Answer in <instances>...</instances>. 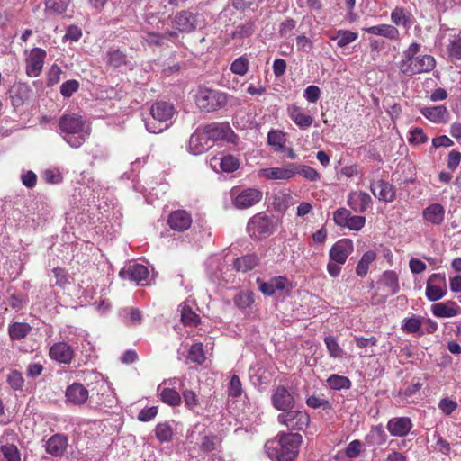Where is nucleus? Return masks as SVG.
Instances as JSON below:
<instances>
[{
  "instance_id": "nucleus-1",
  "label": "nucleus",
  "mask_w": 461,
  "mask_h": 461,
  "mask_svg": "<svg viewBox=\"0 0 461 461\" xmlns=\"http://www.w3.org/2000/svg\"><path fill=\"white\" fill-rule=\"evenodd\" d=\"M302 442L303 437L299 433L280 432L275 438L267 441L266 453L274 461H294Z\"/></svg>"
},
{
  "instance_id": "nucleus-52",
  "label": "nucleus",
  "mask_w": 461,
  "mask_h": 461,
  "mask_svg": "<svg viewBox=\"0 0 461 461\" xmlns=\"http://www.w3.org/2000/svg\"><path fill=\"white\" fill-rule=\"evenodd\" d=\"M9 386L14 391H21L24 385V379L22 373L18 370H12L6 377Z\"/></svg>"
},
{
  "instance_id": "nucleus-62",
  "label": "nucleus",
  "mask_w": 461,
  "mask_h": 461,
  "mask_svg": "<svg viewBox=\"0 0 461 461\" xmlns=\"http://www.w3.org/2000/svg\"><path fill=\"white\" fill-rule=\"evenodd\" d=\"M362 451V442L358 439L351 441L345 448V455L348 458H357Z\"/></svg>"
},
{
  "instance_id": "nucleus-25",
  "label": "nucleus",
  "mask_w": 461,
  "mask_h": 461,
  "mask_svg": "<svg viewBox=\"0 0 461 461\" xmlns=\"http://www.w3.org/2000/svg\"><path fill=\"white\" fill-rule=\"evenodd\" d=\"M391 22L395 27H402L408 32L413 22L414 18L412 14L402 6H396L390 14Z\"/></svg>"
},
{
  "instance_id": "nucleus-12",
  "label": "nucleus",
  "mask_w": 461,
  "mask_h": 461,
  "mask_svg": "<svg viewBox=\"0 0 461 461\" xmlns=\"http://www.w3.org/2000/svg\"><path fill=\"white\" fill-rule=\"evenodd\" d=\"M273 407L278 411H286L295 405L294 394L284 385H278L271 396Z\"/></svg>"
},
{
  "instance_id": "nucleus-16",
  "label": "nucleus",
  "mask_w": 461,
  "mask_h": 461,
  "mask_svg": "<svg viewBox=\"0 0 461 461\" xmlns=\"http://www.w3.org/2000/svg\"><path fill=\"white\" fill-rule=\"evenodd\" d=\"M86 122L77 113H64L59 121V127L62 132L67 134L80 133L85 127Z\"/></svg>"
},
{
  "instance_id": "nucleus-40",
  "label": "nucleus",
  "mask_w": 461,
  "mask_h": 461,
  "mask_svg": "<svg viewBox=\"0 0 461 461\" xmlns=\"http://www.w3.org/2000/svg\"><path fill=\"white\" fill-rule=\"evenodd\" d=\"M181 321L185 326L196 327L201 322V318L192 308L186 304H181Z\"/></svg>"
},
{
  "instance_id": "nucleus-10",
  "label": "nucleus",
  "mask_w": 461,
  "mask_h": 461,
  "mask_svg": "<svg viewBox=\"0 0 461 461\" xmlns=\"http://www.w3.org/2000/svg\"><path fill=\"white\" fill-rule=\"evenodd\" d=\"M26 75L30 77H37L41 75L44 61L47 56L46 51L41 48H32L25 51Z\"/></svg>"
},
{
  "instance_id": "nucleus-8",
  "label": "nucleus",
  "mask_w": 461,
  "mask_h": 461,
  "mask_svg": "<svg viewBox=\"0 0 461 461\" xmlns=\"http://www.w3.org/2000/svg\"><path fill=\"white\" fill-rule=\"evenodd\" d=\"M212 144L215 141L234 142L237 135L227 122H211L201 127Z\"/></svg>"
},
{
  "instance_id": "nucleus-27",
  "label": "nucleus",
  "mask_w": 461,
  "mask_h": 461,
  "mask_svg": "<svg viewBox=\"0 0 461 461\" xmlns=\"http://www.w3.org/2000/svg\"><path fill=\"white\" fill-rule=\"evenodd\" d=\"M420 112L426 119L436 124L446 123L449 118V113L444 105L422 107Z\"/></svg>"
},
{
  "instance_id": "nucleus-45",
  "label": "nucleus",
  "mask_w": 461,
  "mask_h": 461,
  "mask_svg": "<svg viewBox=\"0 0 461 461\" xmlns=\"http://www.w3.org/2000/svg\"><path fill=\"white\" fill-rule=\"evenodd\" d=\"M173 428L168 422H160L155 428V435L160 442H169L173 438Z\"/></svg>"
},
{
  "instance_id": "nucleus-26",
  "label": "nucleus",
  "mask_w": 461,
  "mask_h": 461,
  "mask_svg": "<svg viewBox=\"0 0 461 461\" xmlns=\"http://www.w3.org/2000/svg\"><path fill=\"white\" fill-rule=\"evenodd\" d=\"M366 32L381 36L390 41H399L401 39L400 31L393 24L382 23L363 29Z\"/></svg>"
},
{
  "instance_id": "nucleus-61",
  "label": "nucleus",
  "mask_w": 461,
  "mask_h": 461,
  "mask_svg": "<svg viewBox=\"0 0 461 461\" xmlns=\"http://www.w3.org/2000/svg\"><path fill=\"white\" fill-rule=\"evenodd\" d=\"M79 88V83L77 80H67L60 86V93L64 97H70Z\"/></svg>"
},
{
  "instance_id": "nucleus-39",
  "label": "nucleus",
  "mask_w": 461,
  "mask_h": 461,
  "mask_svg": "<svg viewBox=\"0 0 461 461\" xmlns=\"http://www.w3.org/2000/svg\"><path fill=\"white\" fill-rule=\"evenodd\" d=\"M376 258V253L373 250H368L363 254L356 267V274L360 277H365L369 269V266Z\"/></svg>"
},
{
  "instance_id": "nucleus-37",
  "label": "nucleus",
  "mask_w": 461,
  "mask_h": 461,
  "mask_svg": "<svg viewBox=\"0 0 461 461\" xmlns=\"http://www.w3.org/2000/svg\"><path fill=\"white\" fill-rule=\"evenodd\" d=\"M357 37V32L348 30H338L335 33L330 35V40L337 41V46L339 48H344L355 41Z\"/></svg>"
},
{
  "instance_id": "nucleus-53",
  "label": "nucleus",
  "mask_w": 461,
  "mask_h": 461,
  "mask_svg": "<svg viewBox=\"0 0 461 461\" xmlns=\"http://www.w3.org/2000/svg\"><path fill=\"white\" fill-rule=\"evenodd\" d=\"M0 450L6 461H21V454L15 445H2Z\"/></svg>"
},
{
  "instance_id": "nucleus-13",
  "label": "nucleus",
  "mask_w": 461,
  "mask_h": 461,
  "mask_svg": "<svg viewBox=\"0 0 461 461\" xmlns=\"http://www.w3.org/2000/svg\"><path fill=\"white\" fill-rule=\"evenodd\" d=\"M296 164L287 163L282 167H267L258 171V176L268 180H289L296 176Z\"/></svg>"
},
{
  "instance_id": "nucleus-54",
  "label": "nucleus",
  "mask_w": 461,
  "mask_h": 461,
  "mask_svg": "<svg viewBox=\"0 0 461 461\" xmlns=\"http://www.w3.org/2000/svg\"><path fill=\"white\" fill-rule=\"evenodd\" d=\"M243 393L242 384L237 375H232L228 386V395L232 398H238Z\"/></svg>"
},
{
  "instance_id": "nucleus-38",
  "label": "nucleus",
  "mask_w": 461,
  "mask_h": 461,
  "mask_svg": "<svg viewBox=\"0 0 461 461\" xmlns=\"http://www.w3.org/2000/svg\"><path fill=\"white\" fill-rule=\"evenodd\" d=\"M381 282L391 294H395L400 291L398 275L393 270L384 272Z\"/></svg>"
},
{
  "instance_id": "nucleus-11",
  "label": "nucleus",
  "mask_w": 461,
  "mask_h": 461,
  "mask_svg": "<svg viewBox=\"0 0 461 461\" xmlns=\"http://www.w3.org/2000/svg\"><path fill=\"white\" fill-rule=\"evenodd\" d=\"M49 357L59 364L70 365L76 356L71 345L65 341L55 342L49 349Z\"/></svg>"
},
{
  "instance_id": "nucleus-35",
  "label": "nucleus",
  "mask_w": 461,
  "mask_h": 461,
  "mask_svg": "<svg viewBox=\"0 0 461 461\" xmlns=\"http://www.w3.org/2000/svg\"><path fill=\"white\" fill-rule=\"evenodd\" d=\"M107 65L113 68H119L122 66H131V62L124 51L116 49L107 52Z\"/></svg>"
},
{
  "instance_id": "nucleus-56",
  "label": "nucleus",
  "mask_w": 461,
  "mask_h": 461,
  "mask_svg": "<svg viewBox=\"0 0 461 461\" xmlns=\"http://www.w3.org/2000/svg\"><path fill=\"white\" fill-rule=\"evenodd\" d=\"M182 396L185 402V405L188 410L194 411L195 408L199 405L198 395L193 390H183Z\"/></svg>"
},
{
  "instance_id": "nucleus-46",
  "label": "nucleus",
  "mask_w": 461,
  "mask_h": 461,
  "mask_svg": "<svg viewBox=\"0 0 461 461\" xmlns=\"http://www.w3.org/2000/svg\"><path fill=\"white\" fill-rule=\"evenodd\" d=\"M422 316L413 315L403 320L402 330L405 333H417L420 331Z\"/></svg>"
},
{
  "instance_id": "nucleus-3",
  "label": "nucleus",
  "mask_w": 461,
  "mask_h": 461,
  "mask_svg": "<svg viewBox=\"0 0 461 461\" xmlns=\"http://www.w3.org/2000/svg\"><path fill=\"white\" fill-rule=\"evenodd\" d=\"M176 109L171 103L158 101L150 107V117L145 119V126L150 133H160L171 124Z\"/></svg>"
},
{
  "instance_id": "nucleus-36",
  "label": "nucleus",
  "mask_w": 461,
  "mask_h": 461,
  "mask_svg": "<svg viewBox=\"0 0 461 461\" xmlns=\"http://www.w3.org/2000/svg\"><path fill=\"white\" fill-rule=\"evenodd\" d=\"M158 390L159 392L160 400L164 403L172 407L180 405L182 399L176 390L169 387L161 388V386H158Z\"/></svg>"
},
{
  "instance_id": "nucleus-49",
  "label": "nucleus",
  "mask_w": 461,
  "mask_h": 461,
  "mask_svg": "<svg viewBox=\"0 0 461 461\" xmlns=\"http://www.w3.org/2000/svg\"><path fill=\"white\" fill-rule=\"evenodd\" d=\"M255 32V24L251 21L240 23L235 27L231 33L232 39H244L251 36Z\"/></svg>"
},
{
  "instance_id": "nucleus-30",
  "label": "nucleus",
  "mask_w": 461,
  "mask_h": 461,
  "mask_svg": "<svg viewBox=\"0 0 461 461\" xmlns=\"http://www.w3.org/2000/svg\"><path fill=\"white\" fill-rule=\"evenodd\" d=\"M68 446V438L61 434L51 436L46 442V452L53 456H61Z\"/></svg>"
},
{
  "instance_id": "nucleus-24",
  "label": "nucleus",
  "mask_w": 461,
  "mask_h": 461,
  "mask_svg": "<svg viewBox=\"0 0 461 461\" xmlns=\"http://www.w3.org/2000/svg\"><path fill=\"white\" fill-rule=\"evenodd\" d=\"M431 312L438 318H452L461 314V306L456 302L448 300L432 304Z\"/></svg>"
},
{
  "instance_id": "nucleus-17",
  "label": "nucleus",
  "mask_w": 461,
  "mask_h": 461,
  "mask_svg": "<svg viewBox=\"0 0 461 461\" xmlns=\"http://www.w3.org/2000/svg\"><path fill=\"white\" fill-rule=\"evenodd\" d=\"M192 223V215L185 210L173 211L167 217V224L175 231L184 232L191 227Z\"/></svg>"
},
{
  "instance_id": "nucleus-9",
  "label": "nucleus",
  "mask_w": 461,
  "mask_h": 461,
  "mask_svg": "<svg viewBox=\"0 0 461 461\" xmlns=\"http://www.w3.org/2000/svg\"><path fill=\"white\" fill-rule=\"evenodd\" d=\"M447 292V279L444 273H435L426 282V296L430 302L442 299Z\"/></svg>"
},
{
  "instance_id": "nucleus-28",
  "label": "nucleus",
  "mask_w": 461,
  "mask_h": 461,
  "mask_svg": "<svg viewBox=\"0 0 461 461\" xmlns=\"http://www.w3.org/2000/svg\"><path fill=\"white\" fill-rule=\"evenodd\" d=\"M287 113L290 119L301 129H307L313 123V117L306 114L303 109L296 104L289 105Z\"/></svg>"
},
{
  "instance_id": "nucleus-21",
  "label": "nucleus",
  "mask_w": 461,
  "mask_h": 461,
  "mask_svg": "<svg viewBox=\"0 0 461 461\" xmlns=\"http://www.w3.org/2000/svg\"><path fill=\"white\" fill-rule=\"evenodd\" d=\"M197 16L190 11H181L176 14L173 26L179 32L189 33L196 29Z\"/></svg>"
},
{
  "instance_id": "nucleus-47",
  "label": "nucleus",
  "mask_w": 461,
  "mask_h": 461,
  "mask_svg": "<svg viewBox=\"0 0 461 461\" xmlns=\"http://www.w3.org/2000/svg\"><path fill=\"white\" fill-rule=\"evenodd\" d=\"M369 445H382L386 441V434L381 426H375L366 437Z\"/></svg>"
},
{
  "instance_id": "nucleus-48",
  "label": "nucleus",
  "mask_w": 461,
  "mask_h": 461,
  "mask_svg": "<svg viewBox=\"0 0 461 461\" xmlns=\"http://www.w3.org/2000/svg\"><path fill=\"white\" fill-rule=\"evenodd\" d=\"M327 384L333 390L349 389L351 381L344 375L333 374L327 379Z\"/></svg>"
},
{
  "instance_id": "nucleus-18",
  "label": "nucleus",
  "mask_w": 461,
  "mask_h": 461,
  "mask_svg": "<svg viewBox=\"0 0 461 461\" xmlns=\"http://www.w3.org/2000/svg\"><path fill=\"white\" fill-rule=\"evenodd\" d=\"M353 242L349 239H341L337 241L329 252V257L331 261L337 264H344L348 256L353 252Z\"/></svg>"
},
{
  "instance_id": "nucleus-58",
  "label": "nucleus",
  "mask_w": 461,
  "mask_h": 461,
  "mask_svg": "<svg viewBox=\"0 0 461 461\" xmlns=\"http://www.w3.org/2000/svg\"><path fill=\"white\" fill-rule=\"evenodd\" d=\"M52 273L55 277V284L54 285L59 286V287H65L68 284H69L68 280V271L65 268L57 267L52 269Z\"/></svg>"
},
{
  "instance_id": "nucleus-55",
  "label": "nucleus",
  "mask_w": 461,
  "mask_h": 461,
  "mask_svg": "<svg viewBox=\"0 0 461 461\" xmlns=\"http://www.w3.org/2000/svg\"><path fill=\"white\" fill-rule=\"evenodd\" d=\"M230 70L236 75L244 76L249 70V59L244 56L237 58L231 63Z\"/></svg>"
},
{
  "instance_id": "nucleus-20",
  "label": "nucleus",
  "mask_w": 461,
  "mask_h": 461,
  "mask_svg": "<svg viewBox=\"0 0 461 461\" xmlns=\"http://www.w3.org/2000/svg\"><path fill=\"white\" fill-rule=\"evenodd\" d=\"M258 290L267 296H272L276 291H283L290 286L289 280L285 276H277L270 278L268 281H261L257 279Z\"/></svg>"
},
{
  "instance_id": "nucleus-6",
  "label": "nucleus",
  "mask_w": 461,
  "mask_h": 461,
  "mask_svg": "<svg viewBox=\"0 0 461 461\" xmlns=\"http://www.w3.org/2000/svg\"><path fill=\"white\" fill-rule=\"evenodd\" d=\"M278 423L285 426L289 430L301 431L310 424L309 414L301 410L290 409L277 416Z\"/></svg>"
},
{
  "instance_id": "nucleus-51",
  "label": "nucleus",
  "mask_w": 461,
  "mask_h": 461,
  "mask_svg": "<svg viewBox=\"0 0 461 461\" xmlns=\"http://www.w3.org/2000/svg\"><path fill=\"white\" fill-rule=\"evenodd\" d=\"M296 175L302 176L310 182H316L321 179V174L313 167L307 165H296Z\"/></svg>"
},
{
  "instance_id": "nucleus-57",
  "label": "nucleus",
  "mask_w": 461,
  "mask_h": 461,
  "mask_svg": "<svg viewBox=\"0 0 461 461\" xmlns=\"http://www.w3.org/2000/svg\"><path fill=\"white\" fill-rule=\"evenodd\" d=\"M253 303L254 294L252 292L240 293L235 298V303L240 309L249 308Z\"/></svg>"
},
{
  "instance_id": "nucleus-43",
  "label": "nucleus",
  "mask_w": 461,
  "mask_h": 461,
  "mask_svg": "<svg viewBox=\"0 0 461 461\" xmlns=\"http://www.w3.org/2000/svg\"><path fill=\"white\" fill-rule=\"evenodd\" d=\"M324 343L326 345L330 357L331 358H342L344 350L339 345L337 339L334 336H326L324 338Z\"/></svg>"
},
{
  "instance_id": "nucleus-44",
  "label": "nucleus",
  "mask_w": 461,
  "mask_h": 461,
  "mask_svg": "<svg viewBox=\"0 0 461 461\" xmlns=\"http://www.w3.org/2000/svg\"><path fill=\"white\" fill-rule=\"evenodd\" d=\"M286 139L282 131L271 130L267 134V143L274 147L276 151H281L285 148Z\"/></svg>"
},
{
  "instance_id": "nucleus-59",
  "label": "nucleus",
  "mask_w": 461,
  "mask_h": 461,
  "mask_svg": "<svg viewBox=\"0 0 461 461\" xmlns=\"http://www.w3.org/2000/svg\"><path fill=\"white\" fill-rule=\"evenodd\" d=\"M410 135L411 136L408 140L411 144L419 145V144L426 143L428 141L427 135L425 134L423 129H421L420 127H416V128L411 130Z\"/></svg>"
},
{
  "instance_id": "nucleus-41",
  "label": "nucleus",
  "mask_w": 461,
  "mask_h": 461,
  "mask_svg": "<svg viewBox=\"0 0 461 461\" xmlns=\"http://www.w3.org/2000/svg\"><path fill=\"white\" fill-rule=\"evenodd\" d=\"M221 444V438L214 434L205 435L200 444V450L204 453H210L217 450Z\"/></svg>"
},
{
  "instance_id": "nucleus-15",
  "label": "nucleus",
  "mask_w": 461,
  "mask_h": 461,
  "mask_svg": "<svg viewBox=\"0 0 461 461\" xmlns=\"http://www.w3.org/2000/svg\"><path fill=\"white\" fill-rule=\"evenodd\" d=\"M370 191L379 201L393 203L396 199V188L389 182L380 179L370 181Z\"/></svg>"
},
{
  "instance_id": "nucleus-2",
  "label": "nucleus",
  "mask_w": 461,
  "mask_h": 461,
  "mask_svg": "<svg viewBox=\"0 0 461 461\" xmlns=\"http://www.w3.org/2000/svg\"><path fill=\"white\" fill-rule=\"evenodd\" d=\"M421 44L412 42L403 51L402 59L399 62L400 72L412 77L417 74L428 73L436 67L435 58L429 54H420Z\"/></svg>"
},
{
  "instance_id": "nucleus-22",
  "label": "nucleus",
  "mask_w": 461,
  "mask_h": 461,
  "mask_svg": "<svg viewBox=\"0 0 461 461\" xmlns=\"http://www.w3.org/2000/svg\"><path fill=\"white\" fill-rule=\"evenodd\" d=\"M413 427L409 417H394L388 420L386 429L393 437L403 438L407 436Z\"/></svg>"
},
{
  "instance_id": "nucleus-34",
  "label": "nucleus",
  "mask_w": 461,
  "mask_h": 461,
  "mask_svg": "<svg viewBox=\"0 0 461 461\" xmlns=\"http://www.w3.org/2000/svg\"><path fill=\"white\" fill-rule=\"evenodd\" d=\"M212 163H219L221 169L225 173H233L240 167V159L230 154L223 155L221 158H212Z\"/></svg>"
},
{
  "instance_id": "nucleus-33",
  "label": "nucleus",
  "mask_w": 461,
  "mask_h": 461,
  "mask_svg": "<svg viewBox=\"0 0 461 461\" xmlns=\"http://www.w3.org/2000/svg\"><path fill=\"white\" fill-rule=\"evenodd\" d=\"M32 330V327L28 322L14 321L8 326V335L13 341L25 339Z\"/></svg>"
},
{
  "instance_id": "nucleus-64",
  "label": "nucleus",
  "mask_w": 461,
  "mask_h": 461,
  "mask_svg": "<svg viewBox=\"0 0 461 461\" xmlns=\"http://www.w3.org/2000/svg\"><path fill=\"white\" fill-rule=\"evenodd\" d=\"M165 35L154 32H149L144 37L149 46L161 47L164 44Z\"/></svg>"
},
{
  "instance_id": "nucleus-63",
  "label": "nucleus",
  "mask_w": 461,
  "mask_h": 461,
  "mask_svg": "<svg viewBox=\"0 0 461 461\" xmlns=\"http://www.w3.org/2000/svg\"><path fill=\"white\" fill-rule=\"evenodd\" d=\"M306 404L313 409L322 407L324 410H329L331 408V405L328 400H325L316 395H312L308 397L306 400Z\"/></svg>"
},
{
  "instance_id": "nucleus-5",
  "label": "nucleus",
  "mask_w": 461,
  "mask_h": 461,
  "mask_svg": "<svg viewBox=\"0 0 461 461\" xmlns=\"http://www.w3.org/2000/svg\"><path fill=\"white\" fill-rule=\"evenodd\" d=\"M274 230L273 217L262 213L254 215L247 225V231L254 240H260L262 237L268 236L273 233Z\"/></svg>"
},
{
  "instance_id": "nucleus-60",
  "label": "nucleus",
  "mask_w": 461,
  "mask_h": 461,
  "mask_svg": "<svg viewBox=\"0 0 461 461\" xmlns=\"http://www.w3.org/2000/svg\"><path fill=\"white\" fill-rule=\"evenodd\" d=\"M447 50L450 57L461 59V32L450 41Z\"/></svg>"
},
{
  "instance_id": "nucleus-50",
  "label": "nucleus",
  "mask_w": 461,
  "mask_h": 461,
  "mask_svg": "<svg viewBox=\"0 0 461 461\" xmlns=\"http://www.w3.org/2000/svg\"><path fill=\"white\" fill-rule=\"evenodd\" d=\"M71 0H44L46 11L57 14H64Z\"/></svg>"
},
{
  "instance_id": "nucleus-14",
  "label": "nucleus",
  "mask_w": 461,
  "mask_h": 461,
  "mask_svg": "<svg viewBox=\"0 0 461 461\" xmlns=\"http://www.w3.org/2000/svg\"><path fill=\"white\" fill-rule=\"evenodd\" d=\"M89 398L88 389L78 382L69 384L65 391L66 402L74 406L84 405Z\"/></svg>"
},
{
  "instance_id": "nucleus-42",
  "label": "nucleus",
  "mask_w": 461,
  "mask_h": 461,
  "mask_svg": "<svg viewBox=\"0 0 461 461\" xmlns=\"http://www.w3.org/2000/svg\"><path fill=\"white\" fill-rule=\"evenodd\" d=\"M187 359L197 365H203L205 362L206 357L203 343H195L190 347Z\"/></svg>"
},
{
  "instance_id": "nucleus-32",
  "label": "nucleus",
  "mask_w": 461,
  "mask_h": 461,
  "mask_svg": "<svg viewBox=\"0 0 461 461\" xmlns=\"http://www.w3.org/2000/svg\"><path fill=\"white\" fill-rule=\"evenodd\" d=\"M120 275L124 278H128L137 284H140L148 278L149 270L144 265L134 264L130 266L126 270L121 271Z\"/></svg>"
},
{
  "instance_id": "nucleus-31",
  "label": "nucleus",
  "mask_w": 461,
  "mask_h": 461,
  "mask_svg": "<svg viewBox=\"0 0 461 461\" xmlns=\"http://www.w3.org/2000/svg\"><path fill=\"white\" fill-rule=\"evenodd\" d=\"M259 264V258L256 253H249L237 258L233 267L238 272L246 273L254 269Z\"/></svg>"
},
{
  "instance_id": "nucleus-4",
  "label": "nucleus",
  "mask_w": 461,
  "mask_h": 461,
  "mask_svg": "<svg viewBox=\"0 0 461 461\" xmlns=\"http://www.w3.org/2000/svg\"><path fill=\"white\" fill-rule=\"evenodd\" d=\"M195 104L201 111L214 112L227 104V95L207 87H200L195 95Z\"/></svg>"
},
{
  "instance_id": "nucleus-19",
  "label": "nucleus",
  "mask_w": 461,
  "mask_h": 461,
  "mask_svg": "<svg viewBox=\"0 0 461 461\" xmlns=\"http://www.w3.org/2000/svg\"><path fill=\"white\" fill-rule=\"evenodd\" d=\"M372 203V197L363 191H352L347 198V204L358 213L366 212Z\"/></svg>"
},
{
  "instance_id": "nucleus-23",
  "label": "nucleus",
  "mask_w": 461,
  "mask_h": 461,
  "mask_svg": "<svg viewBox=\"0 0 461 461\" xmlns=\"http://www.w3.org/2000/svg\"><path fill=\"white\" fill-rule=\"evenodd\" d=\"M213 144L211 142L207 135L204 134L203 130L198 128L190 137L189 140V149L194 155L203 154Z\"/></svg>"
},
{
  "instance_id": "nucleus-7",
  "label": "nucleus",
  "mask_w": 461,
  "mask_h": 461,
  "mask_svg": "<svg viewBox=\"0 0 461 461\" xmlns=\"http://www.w3.org/2000/svg\"><path fill=\"white\" fill-rule=\"evenodd\" d=\"M232 204L235 208L244 210L258 203L263 198V193L258 188H245L238 192L231 190Z\"/></svg>"
},
{
  "instance_id": "nucleus-29",
  "label": "nucleus",
  "mask_w": 461,
  "mask_h": 461,
  "mask_svg": "<svg viewBox=\"0 0 461 461\" xmlns=\"http://www.w3.org/2000/svg\"><path fill=\"white\" fill-rule=\"evenodd\" d=\"M424 221L433 225H440L445 219V208L440 203H431L422 211Z\"/></svg>"
}]
</instances>
